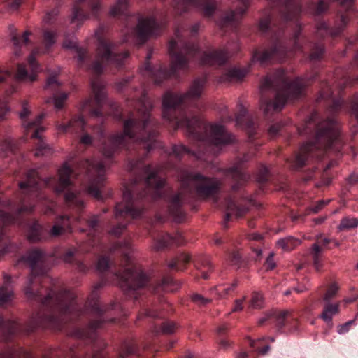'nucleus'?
Returning a JSON list of instances; mask_svg holds the SVG:
<instances>
[{
	"label": "nucleus",
	"instance_id": "1",
	"mask_svg": "<svg viewBox=\"0 0 358 358\" xmlns=\"http://www.w3.org/2000/svg\"><path fill=\"white\" fill-rule=\"evenodd\" d=\"M206 83V77L196 78L192 82L186 93L178 94L166 92L162 100V116L170 122H175L178 127L185 128L187 135L198 143L197 152L191 151L183 145H174L171 152L180 159L185 154H191L200 157V154L206 153L211 145L220 146L233 143L235 137L226 131L224 126L219 124H208L196 116L191 118L185 115L178 117L180 105L188 101L199 99Z\"/></svg>",
	"mask_w": 358,
	"mask_h": 358
},
{
	"label": "nucleus",
	"instance_id": "2",
	"mask_svg": "<svg viewBox=\"0 0 358 358\" xmlns=\"http://www.w3.org/2000/svg\"><path fill=\"white\" fill-rule=\"evenodd\" d=\"M48 257L43 250L34 248L22 257V260L31 268V276L24 288V293L27 299L39 301L49 310L47 315H37L36 324L59 328L61 322L73 320L82 314V311L74 301L72 293L66 291L56 293L52 289L44 287L48 281V278L45 276L48 269Z\"/></svg>",
	"mask_w": 358,
	"mask_h": 358
},
{
	"label": "nucleus",
	"instance_id": "3",
	"mask_svg": "<svg viewBox=\"0 0 358 358\" xmlns=\"http://www.w3.org/2000/svg\"><path fill=\"white\" fill-rule=\"evenodd\" d=\"M303 133L313 134V138L301 146L292 161L294 170H300L313 159H320L327 150L340 152L342 148L338 125L334 117L320 121L318 113H312L305 123Z\"/></svg>",
	"mask_w": 358,
	"mask_h": 358
},
{
	"label": "nucleus",
	"instance_id": "4",
	"mask_svg": "<svg viewBox=\"0 0 358 358\" xmlns=\"http://www.w3.org/2000/svg\"><path fill=\"white\" fill-rule=\"evenodd\" d=\"M152 108L150 101H141L137 117L124 121L123 133L104 141L101 150L106 159H110L117 149L127 147V141L142 145L146 154L157 147L158 123L151 115Z\"/></svg>",
	"mask_w": 358,
	"mask_h": 358
},
{
	"label": "nucleus",
	"instance_id": "5",
	"mask_svg": "<svg viewBox=\"0 0 358 358\" xmlns=\"http://www.w3.org/2000/svg\"><path fill=\"white\" fill-rule=\"evenodd\" d=\"M107 29L106 24L101 23L94 31L98 45L96 59L91 62V72L95 74L96 78L93 80L91 79V94L93 93L94 94V103L96 108H91V118L92 117H102V108L109 103L107 98L106 83L99 76L103 73L106 68L110 64L117 67L122 66L124 59L129 56L127 51L117 52L116 45L105 36Z\"/></svg>",
	"mask_w": 358,
	"mask_h": 358
},
{
	"label": "nucleus",
	"instance_id": "6",
	"mask_svg": "<svg viewBox=\"0 0 358 358\" xmlns=\"http://www.w3.org/2000/svg\"><path fill=\"white\" fill-rule=\"evenodd\" d=\"M182 191L172 196L169 201V213L176 222H181L185 217L182 205L187 202L185 192L195 191L200 196L208 197L215 194L219 185L214 178L206 177L199 173L182 170L180 173Z\"/></svg>",
	"mask_w": 358,
	"mask_h": 358
},
{
	"label": "nucleus",
	"instance_id": "7",
	"mask_svg": "<svg viewBox=\"0 0 358 358\" xmlns=\"http://www.w3.org/2000/svg\"><path fill=\"white\" fill-rule=\"evenodd\" d=\"M127 169L134 176V183L139 185L140 187H137L132 191L127 187L125 190L129 189L133 199H137V203L143 207V210L146 201L157 200L163 196L164 179L159 176L158 172L150 165H145L143 159L129 161Z\"/></svg>",
	"mask_w": 358,
	"mask_h": 358
},
{
	"label": "nucleus",
	"instance_id": "8",
	"mask_svg": "<svg viewBox=\"0 0 358 358\" xmlns=\"http://www.w3.org/2000/svg\"><path fill=\"white\" fill-rule=\"evenodd\" d=\"M169 52L171 57L170 69L161 66L157 70L153 71L150 63L145 65V71L149 72L157 84H160L164 79L174 76L178 70L187 69L189 58L196 56L199 48L196 44L185 41L180 31L177 29L175 38L169 43Z\"/></svg>",
	"mask_w": 358,
	"mask_h": 358
},
{
	"label": "nucleus",
	"instance_id": "9",
	"mask_svg": "<svg viewBox=\"0 0 358 358\" xmlns=\"http://www.w3.org/2000/svg\"><path fill=\"white\" fill-rule=\"evenodd\" d=\"M309 80L297 78L292 82H288L284 74L273 78L266 77L262 83V90L273 89L276 91L275 99L262 101V108L265 115L271 110L280 111L284 107L287 100L299 99L303 94L304 88L308 85Z\"/></svg>",
	"mask_w": 358,
	"mask_h": 358
},
{
	"label": "nucleus",
	"instance_id": "10",
	"mask_svg": "<svg viewBox=\"0 0 358 358\" xmlns=\"http://www.w3.org/2000/svg\"><path fill=\"white\" fill-rule=\"evenodd\" d=\"M103 285L104 282L99 281L91 290V358H105L103 350L106 344L97 331L102 329L107 322L114 320L113 318H109L106 313L113 310L115 304L101 306L99 301L97 291Z\"/></svg>",
	"mask_w": 358,
	"mask_h": 358
},
{
	"label": "nucleus",
	"instance_id": "11",
	"mask_svg": "<svg viewBox=\"0 0 358 358\" xmlns=\"http://www.w3.org/2000/svg\"><path fill=\"white\" fill-rule=\"evenodd\" d=\"M259 29L262 34L268 36L273 43L271 49L264 51L255 50L252 54V61L259 62L264 64L269 61L273 57H285L290 50L289 47L282 38L284 31L282 26L277 25L272 22L271 17L268 15L259 21Z\"/></svg>",
	"mask_w": 358,
	"mask_h": 358
},
{
	"label": "nucleus",
	"instance_id": "12",
	"mask_svg": "<svg viewBox=\"0 0 358 358\" xmlns=\"http://www.w3.org/2000/svg\"><path fill=\"white\" fill-rule=\"evenodd\" d=\"M173 6L180 14L192 6L201 10L204 17H210L217 8V1L216 0H173ZM128 6L129 0H117L116 4L111 8L110 14L112 16L123 15Z\"/></svg>",
	"mask_w": 358,
	"mask_h": 358
},
{
	"label": "nucleus",
	"instance_id": "13",
	"mask_svg": "<svg viewBox=\"0 0 358 358\" xmlns=\"http://www.w3.org/2000/svg\"><path fill=\"white\" fill-rule=\"evenodd\" d=\"M148 280V276L141 269L131 266L124 270L120 286L127 296L137 299L136 292L145 287Z\"/></svg>",
	"mask_w": 358,
	"mask_h": 358
},
{
	"label": "nucleus",
	"instance_id": "14",
	"mask_svg": "<svg viewBox=\"0 0 358 358\" xmlns=\"http://www.w3.org/2000/svg\"><path fill=\"white\" fill-rule=\"evenodd\" d=\"M143 213V207L138 206L137 199H133L129 189L123 192L122 201L117 203L115 208V217L117 220L130 217L133 219L139 217Z\"/></svg>",
	"mask_w": 358,
	"mask_h": 358
},
{
	"label": "nucleus",
	"instance_id": "15",
	"mask_svg": "<svg viewBox=\"0 0 358 358\" xmlns=\"http://www.w3.org/2000/svg\"><path fill=\"white\" fill-rule=\"evenodd\" d=\"M106 180V163L103 160L91 159V196L99 201L103 200L101 189Z\"/></svg>",
	"mask_w": 358,
	"mask_h": 358
},
{
	"label": "nucleus",
	"instance_id": "16",
	"mask_svg": "<svg viewBox=\"0 0 358 358\" xmlns=\"http://www.w3.org/2000/svg\"><path fill=\"white\" fill-rule=\"evenodd\" d=\"M55 181L54 177L45 178L41 181L38 172L36 169L29 170L26 174V179L19 182V187L24 194L38 196V191L43 186H48Z\"/></svg>",
	"mask_w": 358,
	"mask_h": 358
},
{
	"label": "nucleus",
	"instance_id": "17",
	"mask_svg": "<svg viewBox=\"0 0 358 358\" xmlns=\"http://www.w3.org/2000/svg\"><path fill=\"white\" fill-rule=\"evenodd\" d=\"M242 5L235 10H229L223 13L216 20L217 25L221 28H234L241 20L248 8L250 6L251 0H238Z\"/></svg>",
	"mask_w": 358,
	"mask_h": 358
},
{
	"label": "nucleus",
	"instance_id": "18",
	"mask_svg": "<svg viewBox=\"0 0 358 358\" xmlns=\"http://www.w3.org/2000/svg\"><path fill=\"white\" fill-rule=\"evenodd\" d=\"M250 159V155L246 154L238 159L233 166L225 170V176L232 180L231 189L233 191H238L249 179V176L242 171V165Z\"/></svg>",
	"mask_w": 358,
	"mask_h": 358
},
{
	"label": "nucleus",
	"instance_id": "19",
	"mask_svg": "<svg viewBox=\"0 0 358 358\" xmlns=\"http://www.w3.org/2000/svg\"><path fill=\"white\" fill-rule=\"evenodd\" d=\"M273 6L278 8L284 22L296 19L301 12V4L296 0H273Z\"/></svg>",
	"mask_w": 358,
	"mask_h": 358
},
{
	"label": "nucleus",
	"instance_id": "20",
	"mask_svg": "<svg viewBox=\"0 0 358 358\" xmlns=\"http://www.w3.org/2000/svg\"><path fill=\"white\" fill-rule=\"evenodd\" d=\"M136 34L138 41L141 45L147 41L151 36L157 34V23L152 17L141 18L136 27Z\"/></svg>",
	"mask_w": 358,
	"mask_h": 358
},
{
	"label": "nucleus",
	"instance_id": "21",
	"mask_svg": "<svg viewBox=\"0 0 358 358\" xmlns=\"http://www.w3.org/2000/svg\"><path fill=\"white\" fill-rule=\"evenodd\" d=\"M275 311L273 317L275 320V327L277 332L282 334L284 329L287 327L289 332H294L298 329V320L293 315L292 311L285 310L282 311Z\"/></svg>",
	"mask_w": 358,
	"mask_h": 358
},
{
	"label": "nucleus",
	"instance_id": "22",
	"mask_svg": "<svg viewBox=\"0 0 358 358\" xmlns=\"http://www.w3.org/2000/svg\"><path fill=\"white\" fill-rule=\"evenodd\" d=\"M349 22L345 15H341L339 22L334 28L330 29L325 22H319L316 25L315 35L317 38H323L327 36L335 37L341 34Z\"/></svg>",
	"mask_w": 358,
	"mask_h": 358
},
{
	"label": "nucleus",
	"instance_id": "23",
	"mask_svg": "<svg viewBox=\"0 0 358 358\" xmlns=\"http://www.w3.org/2000/svg\"><path fill=\"white\" fill-rule=\"evenodd\" d=\"M77 41L73 37L71 36V38L66 37L63 43L62 47L64 49H70V50H74L76 55V66L79 69H88V52L87 49H83L82 48H80L77 45Z\"/></svg>",
	"mask_w": 358,
	"mask_h": 358
},
{
	"label": "nucleus",
	"instance_id": "24",
	"mask_svg": "<svg viewBox=\"0 0 358 358\" xmlns=\"http://www.w3.org/2000/svg\"><path fill=\"white\" fill-rule=\"evenodd\" d=\"M88 122L82 114L73 117L67 124H57V129L59 131L66 132L71 131L76 134H81L87 131Z\"/></svg>",
	"mask_w": 358,
	"mask_h": 358
},
{
	"label": "nucleus",
	"instance_id": "25",
	"mask_svg": "<svg viewBox=\"0 0 358 358\" xmlns=\"http://www.w3.org/2000/svg\"><path fill=\"white\" fill-rule=\"evenodd\" d=\"M36 51L32 52L29 57L28 62L31 69V72L28 73L24 64H18L15 78L19 81L33 82L36 79V73L38 65L35 61L34 55Z\"/></svg>",
	"mask_w": 358,
	"mask_h": 358
},
{
	"label": "nucleus",
	"instance_id": "26",
	"mask_svg": "<svg viewBox=\"0 0 358 358\" xmlns=\"http://www.w3.org/2000/svg\"><path fill=\"white\" fill-rule=\"evenodd\" d=\"M229 57V52L225 50H213L211 52H204L201 56V63L203 64H224Z\"/></svg>",
	"mask_w": 358,
	"mask_h": 358
},
{
	"label": "nucleus",
	"instance_id": "27",
	"mask_svg": "<svg viewBox=\"0 0 358 358\" xmlns=\"http://www.w3.org/2000/svg\"><path fill=\"white\" fill-rule=\"evenodd\" d=\"M226 208L227 213L225 215L223 222L224 228L227 227V223L229 221L231 214H234L236 217L238 218L244 215L248 211V208L247 206L237 205L231 198L226 199Z\"/></svg>",
	"mask_w": 358,
	"mask_h": 358
},
{
	"label": "nucleus",
	"instance_id": "28",
	"mask_svg": "<svg viewBox=\"0 0 358 358\" xmlns=\"http://www.w3.org/2000/svg\"><path fill=\"white\" fill-rule=\"evenodd\" d=\"M30 35L31 33L28 31H24L22 36H20L15 31L10 32V36L13 45V53L15 56L19 57L21 55L20 50L29 43Z\"/></svg>",
	"mask_w": 358,
	"mask_h": 358
},
{
	"label": "nucleus",
	"instance_id": "29",
	"mask_svg": "<svg viewBox=\"0 0 358 358\" xmlns=\"http://www.w3.org/2000/svg\"><path fill=\"white\" fill-rule=\"evenodd\" d=\"M339 312L340 302L324 303L323 310L320 315V318L332 326V319L334 316L338 315Z\"/></svg>",
	"mask_w": 358,
	"mask_h": 358
},
{
	"label": "nucleus",
	"instance_id": "30",
	"mask_svg": "<svg viewBox=\"0 0 358 358\" xmlns=\"http://www.w3.org/2000/svg\"><path fill=\"white\" fill-rule=\"evenodd\" d=\"M72 174L71 169L66 164H64L58 170L59 175V186L56 187L57 192H61L63 189L71 185V176Z\"/></svg>",
	"mask_w": 358,
	"mask_h": 358
},
{
	"label": "nucleus",
	"instance_id": "31",
	"mask_svg": "<svg viewBox=\"0 0 358 358\" xmlns=\"http://www.w3.org/2000/svg\"><path fill=\"white\" fill-rule=\"evenodd\" d=\"M112 251H118L121 253L125 264L129 265L131 262L130 254L133 251L132 246L128 241H122L115 243L111 248Z\"/></svg>",
	"mask_w": 358,
	"mask_h": 358
},
{
	"label": "nucleus",
	"instance_id": "32",
	"mask_svg": "<svg viewBox=\"0 0 358 358\" xmlns=\"http://www.w3.org/2000/svg\"><path fill=\"white\" fill-rule=\"evenodd\" d=\"M43 130V129L42 127L37 128L31 135V138L38 139L34 154L37 157L47 155L51 153L50 147L41 139V137L38 134L39 131Z\"/></svg>",
	"mask_w": 358,
	"mask_h": 358
},
{
	"label": "nucleus",
	"instance_id": "33",
	"mask_svg": "<svg viewBox=\"0 0 358 358\" xmlns=\"http://www.w3.org/2000/svg\"><path fill=\"white\" fill-rule=\"evenodd\" d=\"M176 285V282L173 278L171 275H167L164 276L161 281L154 285L152 289L155 294H159L161 292H172L173 289H171V287Z\"/></svg>",
	"mask_w": 358,
	"mask_h": 358
},
{
	"label": "nucleus",
	"instance_id": "34",
	"mask_svg": "<svg viewBox=\"0 0 358 358\" xmlns=\"http://www.w3.org/2000/svg\"><path fill=\"white\" fill-rule=\"evenodd\" d=\"M172 244L180 245V243L176 237H173L169 234H163L156 241L154 249L156 250H163Z\"/></svg>",
	"mask_w": 358,
	"mask_h": 358
},
{
	"label": "nucleus",
	"instance_id": "35",
	"mask_svg": "<svg viewBox=\"0 0 358 358\" xmlns=\"http://www.w3.org/2000/svg\"><path fill=\"white\" fill-rule=\"evenodd\" d=\"M3 284L0 287V301L6 303L10 301L13 296V292L10 287V276L5 275L3 276Z\"/></svg>",
	"mask_w": 358,
	"mask_h": 358
},
{
	"label": "nucleus",
	"instance_id": "36",
	"mask_svg": "<svg viewBox=\"0 0 358 358\" xmlns=\"http://www.w3.org/2000/svg\"><path fill=\"white\" fill-rule=\"evenodd\" d=\"M322 251L323 248L318 243H315L312 245L310 254L313 259V266L317 271H320L323 266L322 261Z\"/></svg>",
	"mask_w": 358,
	"mask_h": 358
},
{
	"label": "nucleus",
	"instance_id": "37",
	"mask_svg": "<svg viewBox=\"0 0 358 358\" xmlns=\"http://www.w3.org/2000/svg\"><path fill=\"white\" fill-rule=\"evenodd\" d=\"M190 262V257L187 254H181L173 258L169 264L168 267L170 269L182 271L185 268L186 264Z\"/></svg>",
	"mask_w": 358,
	"mask_h": 358
},
{
	"label": "nucleus",
	"instance_id": "38",
	"mask_svg": "<svg viewBox=\"0 0 358 358\" xmlns=\"http://www.w3.org/2000/svg\"><path fill=\"white\" fill-rule=\"evenodd\" d=\"M299 244L300 241L293 236H287L280 238L277 241V245L286 251L293 250Z\"/></svg>",
	"mask_w": 358,
	"mask_h": 358
},
{
	"label": "nucleus",
	"instance_id": "39",
	"mask_svg": "<svg viewBox=\"0 0 358 358\" xmlns=\"http://www.w3.org/2000/svg\"><path fill=\"white\" fill-rule=\"evenodd\" d=\"M324 52L325 49L323 43H315L310 50L309 59L311 62L320 61L324 56Z\"/></svg>",
	"mask_w": 358,
	"mask_h": 358
},
{
	"label": "nucleus",
	"instance_id": "40",
	"mask_svg": "<svg viewBox=\"0 0 358 358\" xmlns=\"http://www.w3.org/2000/svg\"><path fill=\"white\" fill-rule=\"evenodd\" d=\"M0 358H30V355L25 350L18 348L8 349L6 352L0 355Z\"/></svg>",
	"mask_w": 358,
	"mask_h": 358
},
{
	"label": "nucleus",
	"instance_id": "41",
	"mask_svg": "<svg viewBox=\"0 0 358 358\" xmlns=\"http://www.w3.org/2000/svg\"><path fill=\"white\" fill-rule=\"evenodd\" d=\"M60 220L61 222L58 221L57 223L52 226L50 231V236L57 237L64 232L65 228L68 226L69 217L67 216H62L60 217Z\"/></svg>",
	"mask_w": 358,
	"mask_h": 358
},
{
	"label": "nucleus",
	"instance_id": "42",
	"mask_svg": "<svg viewBox=\"0 0 358 358\" xmlns=\"http://www.w3.org/2000/svg\"><path fill=\"white\" fill-rule=\"evenodd\" d=\"M27 236L31 242L40 241L41 239V227L37 222L33 223L29 227Z\"/></svg>",
	"mask_w": 358,
	"mask_h": 358
},
{
	"label": "nucleus",
	"instance_id": "43",
	"mask_svg": "<svg viewBox=\"0 0 358 358\" xmlns=\"http://www.w3.org/2000/svg\"><path fill=\"white\" fill-rule=\"evenodd\" d=\"M9 201H0V220L4 225L12 223L14 221V217L10 213L5 212V209L9 210Z\"/></svg>",
	"mask_w": 358,
	"mask_h": 358
},
{
	"label": "nucleus",
	"instance_id": "44",
	"mask_svg": "<svg viewBox=\"0 0 358 358\" xmlns=\"http://www.w3.org/2000/svg\"><path fill=\"white\" fill-rule=\"evenodd\" d=\"M68 96L69 94L62 92L59 94H54L52 98L47 99L45 102L49 103L52 100L55 108L57 110H60L64 106L65 102L66 101Z\"/></svg>",
	"mask_w": 358,
	"mask_h": 358
},
{
	"label": "nucleus",
	"instance_id": "45",
	"mask_svg": "<svg viewBox=\"0 0 358 358\" xmlns=\"http://www.w3.org/2000/svg\"><path fill=\"white\" fill-rule=\"evenodd\" d=\"M247 71L244 69H232L229 70L224 76V79L227 81H232L234 80H239L243 78L246 75Z\"/></svg>",
	"mask_w": 358,
	"mask_h": 358
},
{
	"label": "nucleus",
	"instance_id": "46",
	"mask_svg": "<svg viewBox=\"0 0 358 358\" xmlns=\"http://www.w3.org/2000/svg\"><path fill=\"white\" fill-rule=\"evenodd\" d=\"M64 199L66 202L69 206H75L79 208H82L83 207V201L82 199L76 194L68 192L64 195Z\"/></svg>",
	"mask_w": 358,
	"mask_h": 358
},
{
	"label": "nucleus",
	"instance_id": "47",
	"mask_svg": "<svg viewBox=\"0 0 358 358\" xmlns=\"http://www.w3.org/2000/svg\"><path fill=\"white\" fill-rule=\"evenodd\" d=\"M358 226V219L355 217H343L338 225L339 230H349Z\"/></svg>",
	"mask_w": 358,
	"mask_h": 358
},
{
	"label": "nucleus",
	"instance_id": "48",
	"mask_svg": "<svg viewBox=\"0 0 358 358\" xmlns=\"http://www.w3.org/2000/svg\"><path fill=\"white\" fill-rule=\"evenodd\" d=\"M301 31H302V24L299 22L296 21V24H295V29L293 32L292 38V41L293 42V47H292V50H293L294 51L299 50L301 48V46L299 43V38L301 36Z\"/></svg>",
	"mask_w": 358,
	"mask_h": 358
},
{
	"label": "nucleus",
	"instance_id": "49",
	"mask_svg": "<svg viewBox=\"0 0 358 358\" xmlns=\"http://www.w3.org/2000/svg\"><path fill=\"white\" fill-rule=\"evenodd\" d=\"M138 348L136 346L135 344L131 343H124L122 348L120 357L126 358L127 356L130 355H138Z\"/></svg>",
	"mask_w": 358,
	"mask_h": 358
},
{
	"label": "nucleus",
	"instance_id": "50",
	"mask_svg": "<svg viewBox=\"0 0 358 358\" xmlns=\"http://www.w3.org/2000/svg\"><path fill=\"white\" fill-rule=\"evenodd\" d=\"M338 291V287L336 283L331 284L322 297L324 303H331Z\"/></svg>",
	"mask_w": 358,
	"mask_h": 358
},
{
	"label": "nucleus",
	"instance_id": "51",
	"mask_svg": "<svg viewBox=\"0 0 358 358\" xmlns=\"http://www.w3.org/2000/svg\"><path fill=\"white\" fill-rule=\"evenodd\" d=\"M264 306V298L262 294L253 292L249 307L254 309H260Z\"/></svg>",
	"mask_w": 358,
	"mask_h": 358
},
{
	"label": "nucleus",
	"instance_id": "52",
	"mask_svg": "<svg viewBox=\"0 0 358 358\" xmlns=\"http://www.w3.org/2000/svg\"><path fill=\"white\" fill-rule=\"evenodd\" d=\"M57 33L51 30H45L43 31V41L46 48H49L56 41Z\"/></svg>",
	"mask_w": 358,
	"mask_h": 358
},
{
	"label": "nucleus",
	"instance_id": "53",
	"mask_svg": "<svg viewBox=\"0 0 358 358\" xmlns=\"http://www.w3.org/2000/svg\"><path fill=\"white\" fill-rule=\"evenodd\" d=\"M176 324L171 321L164 322L159 328V330H157V332H162L164 334H173L176 329Z\"/></svg>",
	"mask_w": 358,
	"mask_h": 358
},
{
	"label": "nucleus",
	"instance_id": "54",
	"mask_svg": "<svg viewBox=\"0 0 358 358\" xmlns=\"http://www.w3.org/2000/svg\"><path fill=\"white\" fill-rule=\"evenodd\" d=\"M60 85L56 76H50L47 79L44 88L47 90L54 92L59 89Z\"/></svg>",
	"mask_w": 358,
	"mask_h": 358
},
{
	"label": "nucleus",
	"instance_id": "55",
	"mask_svg": "<svg viewBox=\"0 0 358 358\" xmlns=\"http://www.w3.org/2000/svg\"><path fill=\"white\" fill-rule=\"evenodd\" d=\"M238 125L247 130L250 134L255 130V122L253 117L251 115L245 118L242 124Z\"/></svg>",
	"mask_w": 358,
	"mask_h": 358
},
{
	"label": "nucleus",
	"instance_id": "56",
	"mask_svg": "<svg viewBox=\"0 0 358 358\" xmlns=\"http://www.w3.org/2000/svg\"><path fill=\"white\" fill-rule=\"evenodd\" d=\"M191 299L194 303L200 306H206L211 301V299L205 298L203 296L199 294H192Z\"/></svg>",
	"mask_w": 358,
	"mask_h": 358
},
{
	"label": "nucleus",
	"instance_id": "57",
	"mask_svg": "<svg viewBox=\"0 0 358 358\" xmlns=\"http://www.w3.org/2000/svg\"><path fill=\"white\" fill-rule=\"evenodd\" d=\"M229 259L231 265L236 266L238 268L240 267L243 262L242 257L237 251L232 252L229 255Z\"/></svg>",
	"mask_w": 358,
	"mask_h": 358
},
{
	"label": "nucleus",
	"instance_id": "58",
	"mask_svg": "<svg viewBox=\"0 0 358 358\" xmlns=\"http://www.w3.org/2000/svg\"><path fill=\"white\" fill-rule=\"evenodd\" d=\"M268 179V170L265 166H262L257 176V181L259 183H265Z\"/></svg>",
	"mask_w": 358,
	"mask_h": 358
},
{
	"label": "nucleus",
	"instance_id": "59",
	"mask_svg": "<svg viewBox=\"0 0 358 358\" xmlns=\"http://www.w3.org/2000/svg\"><path fill=\"white\" fill-rule=\"evenodd\" d=\"M333 94V91L331 90V86L328 83H325V85L321 90L320 92V96L317 101L320 99H328L331 98Z\"/></svg>",
	"mask_w": 358,
	"mask_h": 358
},
{
	"label": "nucleus",
	"instance_id": "60",
	"mask_svg": "<svg viewBox=\"0 0 358 358\" xmlns=\"http://www.w3.org/2000/svg\"><path fill=\"white\" fill-rule=\"evenodd\" d=\"M109 268V259L106 257H102L99 259L97 262L96 268L98 271L103 272L106 271Z\"/></svg>",
	"mask_w": 358,
	"mask_h": 358
},
{
	"label": "nucleus",
	"instance_id": "61",
	"mask_svg": "<svg viewBox=\"0 0 358 358\" xmlns=\"http://www.w3.org/2000/svg\"><path fill=\"white\" fill-rule=\"evenodd\" d=\"M134 76H127L115 83V88L120 92L132 80Z\"/></svg>",
	"mask_w": 358,
	"mask_h": 358
},
{
	"label": "nucleus",
	"instance_id": "62",
	"mask_svg": "<svg viewBox=\"0 0 358 358\" xmlns=\"http://www.w3.org/2000/svg\"><path fill=\"white\" fill-rule=\"evenodd\" d=\"M343 101L341 99H334L332 104L329 108L330 114H334L337 112L343 106Z\"/></svg>",
	"mask_w": 358,
	"mask_h": 358
},
{
	"label": "nucleus",
	"instance_id": "63",
	"mask_svg": "<svg viewBox=\"0 0 358 358\" xmlns=\"http://www.w3.org/2000/svg\"><path fill=\"white\" fill-rule=\"evenodd\" d=\"M127 223L120 222L116 226L113 227L110 233L114 236H120L123 231L126 229Z\"/></svg>",
	"mask_w": 358,
	"mask_h": 358
},
{
	"label": "nucleus",
	"instance_id": "64",
	"mask_svg": "<svg viewBox=\"0 0 358 358\" xmlns=\"http://www.w3.org/2000/svg\"><path fill=\"white\" fill-rule=\"evenodd\" d=\"M64 352L61 350H50L43 355V358H62Z\"/></svg>",
	"mask_w": 358,
	"mask_h": 358
}]
</instances>
